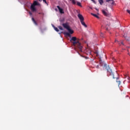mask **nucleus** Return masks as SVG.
Wrapping results in <instances>:
<instances>
[{"label": "nucleus", "instance_id": "a878e982", "mask_svg": "<svg viewBox=\"0 0 130 130\" xmlns=\"http://www.w3.org/2000/svg\"><path fill=\"white\" fill-rule=\"evenodd\" d=\"M29 14L30 16H32V15H33L32 12H29Z\"/></svg>", "mask_w": 130, "mask_h": 130}, {"label": "nucleus", "instance_id": "473e14b6", "mask_svg": "<svg viewBox=\"0 0 130 130\" xmlns=\"http://www.w3.org/2000/svg\"><path fill=\"white\" fill-rule=\"evenodd\" d=\"M39 2H41V0H39Z\"/></svg>", "mask_w": 130, "mask_h": 130}, {"label": "nucleus", "instance_id": "c85d7f7f", "mask_svg": "<svg viewBox=\"0 0 130 130\" xmlns=\"http://www.w3.org/2000/svg\"><path fill=\"white\" fill-rule=\"evenodd\" d=\"M39 15H44V14L42 13H39Z\"/></svg>", "mask_w": 130, "mask_h": 130}, {"label": "nucleus", "instance_id": "c756f323", "mask_svg": "<svg viewBox=\"0 0 130 130\" xmlns=\"http://www.w3.org/2000/svg\"><path fill=\"white\" fill-rule=\"evenodd\" d=\"M115 42H118V41L117 40H115Z\"/></svg>", "mask_w": 130, "mask_h": 130}, {"label": "nucleus", "instance_id": "39448f33", "mask_svg": "<svg viewBox=\"0 0 130 130\" xmlns=\"http://www.w3.org/2000/svg\"><path fill=\"white\" fill-rule=\"evenodd\" d=\"M57 8L58 9V11H59L60 14H64L63 9H62V8H61L60 7H59V6H57Z\"/></svg>", "mask_w": 130, "mask_h": 130}, {"label": "nucleus", "instance_id": "6ab92c4d", "mask_svg": "<svg viewBox=\"0 0 130 130\" xmlns=\"http://www.w3.org/2000/svg\"><path fill=\"white\" fill-rule=\"evenodd\" d=\"M78 54H79V55L81 56L82 57H85V58H86V59H88L89 58V57H85V56H84L81 55V54H80V53H79V52H78Z\"/></svg>", "mask_w": 130, "mask_h": 130}, {"label": "nucleus", "instance_id": "412c9836", "mask_svg": "<svg viewBox=\"0 0 130 130\" xmlns=\"http://www.w3.org/2000/svg\"><path fill=\"white\" fill-rule=\"evenodd\" d=\"M72 4H73V5H76V1H75V0H72Z\"/></svg>", "mask_w": 130, "mask_h": 130}, {"label": "nucleus", "instance_id": "f257e3e1", "mask_svg": "<svg viewBox=\"0 0 130 130\" xmlns=\"http://www.w3.org/2000/svg\"><path fill=\"white\" fill-rule=\"evenodd\" d=\"M70 42L72 43V45L75 47V49L76 50V48H78L82 52V48H83V46H82V44L80 43V41H79V39H77V37H73L70 39Z\"/></svg>", "mask_w": 130, "mask_h": 130}, {"label": "nucleus", "instance_id": "7c9ffc66", "mask_svg": "<svg viewBox=\"0 0 130 130\" xmlns=\"http://www.w3.org/2000/svg\"><path fill=\"white\" fill-rule=\"evenodd\" d=\"M115 75H116V76H118V74H117V73H116Z\"/></svg>", "mask_w": 130, "mask_h": 130}, {"label": "nucleus", "instance_id": "2eb2a0df", "mask_svg": "<svg viewBox=\"0 0 130 130\" xmlns=\"http://www.w3.org/2000/svg\"><path fill=\"white\" fill-rule=\"evenodd\" d=\"M91 15L92 16H93V17H95V18H97V19H99V16H98V15H97V14H95L94 13H91Z\"/></svg>", "mask_w": 130, "mask_h": 130}, {"label": "nucleus", "instance_id": "f3484780", "mask_svg": "<svg viewBox=\"0 0 130 130\" xmlns=\"http://www.w3.org/2000/svg\"><path fill=\"white\" fill-rule=\"evenodd\" d=\"M99 3H100V5H102L104 3V1L103 0H99Z\"/></svg>", "mask_w": 130, "mask_h": 130}, {"label": "nucleus", "instance_id": "20e7f679", "mask_svg": "<svg viewBox=\"0 0 130 130\" xmlns=\"http://www.w3.org/2000/svg\"><path fill=\"white\" fill-rule=\"evenodd\" d=\"M67 30L69 32H64V35L67 36H68L69 37H71V34H73L74 33V30H72L71 27H69Z\"/></svg>", "mask_w": 130, "mask_h": 130}, {"label": "nucleus", "instance_id": "dca6fc26", "mask_svg": "<svg viewBox=\"0 0 130 130\" xmlns=\"http://www.w3.org/2000/svg\"><path fill=\"white\" fill-rule=\"evenodd\" d=\"M53 27L55 31H56V32H59V30L58 29V28H57V27H55V26H54V25H53Z\"/></svg>", "mask_w": 130, "mask_h": 130}, {"label": "nucleus", "instance_id": "b1692460", "mask_svg": "<svg viewBox=\"0 0 130 130\" xmlns=\"http://www.w3.org/2000/svg\"><path fill=\"white\" fill-rule=\"evenodd\" d=\"M100 36H101V37H104V35H103V34L102 32L101 33Z\"/></svg>", "mask_w": 130, "mask_h": 130}, {"label": "nucleus", "instance_id": "5701e85b", "mask_svg": "<svg viewBox=\"0 0 130 130\" xmlns=\"http://www.w3.org/2000/svg\"><path fill=\"white\" fill-rule=\"evenodd\" d=\"M58 28L60 29V30H63V28H62V27L60 26H58Z\"/></svg>", "mask_w": 130, "mask_h": 130}, {"label": "nucleus", "instance_id": "9b49d317", "mask_svg": "<svg viewBox=\"0 0 130 130\" xmlns=\"http://www.w3.org/2000/svg\"><path fill=\"white\" fill-rule=\"evenodd\" d=\"M86 54L89 55V54H91V50L87 49L86 51L85 52Z\"/></svg>", "mask_w": 130, "mask_h": 130}, {"label": "nucleus", "instance_id": "393cba45", "mask_svg": "<svg viewBox=\"0 0 130 130\" xmlns=\"http://www.w3.org/2000/svg\"><path fill=\"white\" fill-rule=\"evenodd\" d=\"M91 2H93L94 4H96V2H95V0H91Z\"/></svg>", "mask_w": 130, "mask_h": 130}, {"label": "nucleus", "instance_id": "72a5a7b5", "mask_svg": "<svg viewBox=\"0 0 130 130\" xmlns=\"http://www.w3.org/2000/svg\"><path fill=\"white\" fill-rule=\"evenodd\" d=\"M70 1H72V0H70Z\"/></svg>", "mask_w": 130, "mask_h": 130}, {"label": "nucleus", "instance_id": "7ed1b4c3", "mask_svg": "<svg viewBox=\"0 0 130 130\" xmlns=\"http://www.w3.org/2000/svg\"><path fill=\"white\" fill-rule=\"evenodd\" d=\"M40 5L37 1H34V3L30 6V10L32 12H36L35 6H39Z\"/></svg>", "mask_w": 130, "mask_h": 130}, {"label": "nucleus", "instance_id": "1a4fd4ad", "mask_svg": "<svg viewBox=\"0 0 130 130\" xmlns=\"http://www.w3.org/2000/svg\"><path fill=\"white\" fill-rule=\"evenodd\" d=\"M123 37L127 41H129V37L127 36V35L124 34Z\"/></svg>", "mask_w": 130, "mask_h": 130}, {"label": "nucleus", "instance_id": "4468645a", "mask_svg": "<svg viewBox=\"0 0 130 130\" xmlns=\"http://www.w3.org/2000/svg\"><path fill=\"white\" fill-rule=\"evenodd\" d=\"M115 79H116V82L118 83V84L119 85H120V81L118 80V77H116L115 76Z\"/></svg>", "mask_w": 130, "mask_h": 130}, {"label": "nucleus", "instance_id": "a211bd4d", "mask_svg": "<svg viewBox=\"0 0 130 130\" xmlns=\"http://www.w3.org/2000/svg\"><path fill=\"white\" fill-rule=\"evenodd\" d=\"M77 6H78L79 7H81V8H82V4H81V3H80V2H77Z\"/></svg>", "mask_w": 130, "mask_h": 130}, {"label": "nucleus", "instance_id": "cd10ccee", "mask_svg": "<svg viewBox=\"0 0 130 130\" xmlns=\"http://www.w3.org/2000/svg\"><path fill=\"white\" fill-rule=\"evenodd\" d=\"M127 13H128V14H130V10H127Z\"/></svg>", "mask_w": 130, "mask_h": 130}, {"label": "nucleus", "instance_id": "ddd939ff", "mask_svg": "<svg viewBox=\"0 0 130 130\" xmlns=\"http://www.w3.org/2000/svg\"><path fill=\"white\" fill-rule=\"evenodd\" d=\"M31 20H32L33 23H34L36 26H37V25H38V24L37 23V22H36V21L35 20V19H34V18L32 17Z\"/></svg>", "mask_w": 130, "mask_h": 130}, {"label": "nucleus", "instance_id": "6e6552de", "mask_svg": "<svg viewBox=\"0 0 130 130\" xmlns=\"http://www.w3.org/2000/svg\"><path fill=\"white\" fill-rule=\"evenodd\" d=\"M62 25L63 27L65 28V29H67V30H68V29L70 28V26H69V23H63Z\"/></svg>", "mask_w": 130, "mask_h": 130}, {"label": "nucleus", "instance_id": "f8f14e48", "mask_svg": "<svg viewBox=\"0 0 130 130\" xmlns=\"http://www.w3.org/2000/svg\"><path fill=\"white\" fill-rule=\"evenodd\" d=\"M102 12L103 14V15H104V16H106V17H107V16H108V14L104 10H102Z\"/></svg>", "mask_w": 130, "mask_h": 130}, {"label": "nucleus", "instance_id": "bb28decb", "mask_svg": "<svg viewBox=\"0 0 130 130\" xmlns=\"http://www.w3.org/2000/svg\"><path fill=\"white\" fill-rule=\"evenodd\" d=\"M128 80H129L128 82L130 83V78L129 77H127Z\"/></svg>", "mask_w": 130, "mask_h": 130}, {"label": "nucleus", "instance_id": "423d86ee", "mask_svg": "<svg viewBox=\"0 0 130 130\" xmlns=\"http://www.w3.org/2000/svg\"><path fill=\"white\" fill-rule=\"evenodd\" d=\"M106 2L110 4L112 6L114 5V1L113 0H106Z\"/></svg>", "mask_w": 130, "mask_h": 130}, {"label": "nucleus", "instance_id": "4be33fe9", "mask_svg": "<svg viewBox=\"0 0 130 130\" xmlns=\"http://www.w3.org/2000/svg\"><path fill=\"white\" fill-rule=\"evenodd\" d=\"M43 3H45V4H46L47 6H48V4H47V2H46V0H43Z\"/></svg>", "mask_w": 130, "mask_h": 130}, {"label": "nucleus", "instance_id": "f03ea898", "mask_svg": "<svg viewBox=\"0 0 130 130\" xmlns=\"http://www.w3.org/2000/svg\"><path fill=\"white\" fill-rule=\"evenodd\" d=\"M104 66L106 67V69L107 70L108 73L111 75L112 76L113 79H115V75L113 74L112 72V70L111 68L109 67V66H107V64H105Z\"/></svg>", "mask_w": 130, "mask_h": 130}, {"label": "nucleus", "instance_id": "2f4dec72", "mask_svg": "<svg viewBox=\"0 0 130 130\" xmlns=\"http://www.w3.org/2000/svg\"><path fill=\"white\" fill-rule=\"evenodd\" d=\"M95 10H96V11H99L98 9H97L96 8H95Z\"/></svg>", "mask_w": 130, "mask_h": 130}, {"label": "nucleus", "instance_id": "9d476101", "mask_svg": "<svg viewBox=\"0 0 130 130\" xmlns=\"http://www.w3.org/2000/svg\"><path fill=\"white\" fill-rule=\"evenodd\" d=\"M81 22V23L82 24V25L83 26H84V27H85V28H87V24H86V23H85V22H84V20H82Z\"/></svg>", "mask_w": 130, "mask_h": 130}, {"label": "nucleus", "instance_id": "aec40b11", "mask_svg": "<svg viewBox=\"0 0 130 130\" xmlns=\"http://www.w3.org/2000/svg\"><path fill=\"white\" fill-rule=\"evenodd\" d=\"M118 44L119 45H121V44L122 45H124V44L123 43V41L121 42V43H118Z\"/></svg>", "mask_w": 130, "mask_h": 130}, {"label": "nucleus", "instance_id": "0eeeda50", "mask_svg": "<svg viewBox=\"0 0 130 130\" xmlns=\"http://www.w3.org/2000/svg\"><path fill=\"white\" fill-rule=\"evenodd\" d=\"M78 17L79 19L80 20V22L82 21H84V17H83V15H82V14H78Z\"/></svg>", "mask_w": 130, "mask_h": 130}]
</instances>
